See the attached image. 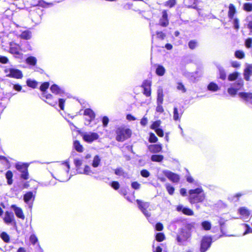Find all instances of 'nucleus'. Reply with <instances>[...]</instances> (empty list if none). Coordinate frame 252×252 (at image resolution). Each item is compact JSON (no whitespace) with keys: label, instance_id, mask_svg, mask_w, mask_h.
I'll return each mask as SVG.
<instances>
[{"label":"nucleus","instance_id":"obj_1","mask_svg":"<svg viewBox=\"0 0 252 252\" xmlns=\"http://www.w3.org/2000/svg\"><path fill=\"white\" fill-rule=\"evenodd\" d=\"M188 200L191 204L203 202L206 197L205 193L201 187L189 190Z\"/></svg>","mask_w":252,"mask_h":252},{"label":"nucleus","instance_id":"obj_2","mask_svg":"<svg viewBox=\"0 0 252 252\" xmlns=\"http://www.w3.org/2000/svg\"><path fill=\"white\" fill-rule=\"evenodd\" d=\"M190 228V226L189 224L185 229H181V233L177 235L176 237L178 245H183L184 242L190 238L191 237Z\"/></svg>","mask_w":252,"mask_h":252},{"label":"nucleus","instance_id":"obj_3","mask_svg":"<svg viewBox=\"0 0 252 252\" xmlns=\"http://www.w3.org/2000/svg\"><path fill=\"white\" fill-rule=\"evenodd\" d=\"M116 139L118 142H123L131 136V131L129 128L118 127L116 131Z\"/></svg>","mask_w":252,"mask_h":252},{"label":"nucleus","instance_id":"obj_4","mask_svg":"<svg viewBox=\"0 0 252 252\" xmlns=\"http://www.w3.org/2000/svg\"><path fill=\"white\" fill-rule=\"evenodd\" d=\"M136 202L139 210L143 213L144 216L148 219V221L151 223V219L150 218L151 217V213L147 210L150 206L149 202H143L139 199H136Z\"/></svg>","mask_w":252,"mask_h":252},{"label":"nucleus","instance_id":"obj_5","mask_svg":"<svg viewBox=\"0 0 252 252\" xmlns=\"http://www.w3.org/2000/svg\"><path fill=\"white\" fill-rule=\"evenodd\" d=\"M213 242L212 237L211 236H204L200 242V252H206L211 247Z\"/></svg>","mask_w":252,"mask_h":252},{"label":"nucleus","instance_id":"obj_6","mask_svg":"<svg viewBox=\"0 0 252 252\" xmlns=\"http://www.w3.org/2000/svg\"><path fill=\"white\" fill-rule=\"evenodd\" d=\"M36 191L33 192L32 191L27 192L23 195V200L24 202L27 204L30 209H32L33 201L35 197Z\"/></svg>","mask_w":252,"mask_h":252},{"label":"nucleus","instance_id":"obj_7","mask_svg":"<svg viewBox=\"0 0 252 252\" xmlns=\"http://www.w3.org/2000/svg\"><path fill=\"white\" fill-rule=\"evenodd\" d=\"M83 139L88 143H91L99 138V135L94 132H85L81 134Z\"/></svg>","mask_w":252,"mask_h":252},{"label":"nucleus","instance_id":"obj_8","mask_svg":"<svg viewBox=\"0 0 252 252\" xmlns=\"http://www.w3.org/2000/svg\"><path fill=\"white\" fill-rule=\"evenodd\" d=\"M5 72L7 73L6 76L9 77L20 79L23 77L22 71L14 68H6L5 69Z\"/></svg>","mask_w":252,"mask_h":252},{"label":"nucleus","instance_id":"obj_9","mask_svg":"<svg viewBox=\"0 0 252 252\" xmlns=\"http://www.w3.org/2000/svg\"><path fill=\"white\" fill-rule=\"evenodd\" d=\"M84 115L86 116L89 117V119H85V125L89 126L91 123L94 119L95 117V114L94 111L91 108L85 109L84 111Z\"/></svg>","mask_w":252,"mask_h":252},{"label":"nucleus","instance_id":"obj_10","mask_svg":"<svg viewBox=\"0 0 252 252\" xmlns=\"http://www.w3.org/2000/svg\"><path fill=\"white\" fill-rule=\"evenodd\" d=\"M163 173L169 180L174 183H178L180 181V176L176 173L167 170H163Z\"/></svg>","mask_w":252,"mask_h":252},{"label":"nucleus","instance_id":"obj_11","mask_svg":"<svg viewBox=\"0 0 252 252\" xmlns=\"http://www.w3.org/2000/svg\"><path fill=\"white\" fill-rule=\"evenodd\" d=\"M238 95L246 104L248 102L252 104V93L241 92L238 93Z\"/></svg>","mask_w":252,"mask_h":252},{"label":"nucleus","instance_id":"obj_12","mask_svg":"<svg viewBox=\"0 0 252 252\" xmlns=\"http://www.w3.org/2000/svg\"><path fill=\"white\" fill-rule=\"evenodd\" d=\"M3 220L5 223L7 224H11L14 226H16L14 214L11 212H6Z\"/></svg>","mask_w":252,"mask_h":252},{"label":"nucleus","instance_id":"obj_13","mask_svg":"<svg viewBox=\"0 0 252 252\" xmlns=\"http://www.w3.org/2000/svg\"><path fill=\"white\" fill-rule=\"evenodd\" d=\"M21 47L20 45L14 42L9 44V52L12 54L19 55L20 54Z\"/></svg>","mask_w":252,"mask_h":252},{"label":"nucleus","instance_id":"obj_14","mask_svg":"<svg viewBox=\"0 0 252 252\" xmlns=\"http://www.w3.org/2000/svg\"><path fill=\"white\" fill-rule=\"evenodd\" d=\"M169 24L168 14L167 11L164 10L162 12V16L159 21V25L163 27H167Z\"/></svg>","mask_w":252,"mask_h":252},{"label":"nucleus","instance_id":"obj_15","mask_svg":"<svg viewBox=\"0 0 252 252\" xmlns=\"http://www.w3.org/2000/svg\"><path fill=\"white\" fill-rule=\"evenodd\" d=\"M176 210L178 212H181L184 215L187 216H192L193 215V211L190 208L185 207L183 205H179L176 207Z\"/></svg>","mask_w":252,"mask_h":252},{"label":"nucleus","instance_id":"obj_16","mask_svg":"<svg viewBox=\"0 0 252 252\" xmlns=\"http://www.w3.org/2000/svg\"><path fill=\"white\" fill-rule=\"evenodd\" d=\"M50 90L52 93L60 95L61 96H63L64 94L63 89L60 88L58 85L56 84H53L50 87Z\"/></svg>","mask_w":252,"mask_h":252},{"label":"nucleus","instance_id":"obj_17","mask_svg":"<svg viewBox=\"0 0 252 252\" xmlns=\"http://www.w3.org/2000/svg\"><path fill=\"white\" fill-rule=\"evenodd\" d=\"M39 12L40 13H38L37 11H33L31 14L32 20V22L34 23L35 24H39L41 22L42 19L41 12Z\"/></svg>","mask_w":252,"mask_h":252},{"label":"nucleus","instance_id":"obj_18","mask_svg":"<svg viewBox=\"0 0 252 252\" xmlns=\"http://www.w3.org/2000/svg\"><path fill=\"white\" fill-rule=\"evenodd\" d=\"M252 75V64H248L244 71V77L246 81L250 80V77Z\"/></svg>","mask_w":252,"mask_h":252},{"label":"nucleus","instance_id":"obj_19","mask_svg":"<svg viewBox=\"0 0 252 252\" xmlns=\"http://www.w3.org/2000/svg\"><path fill=\"white\" fill-rule=\"evenodd\" d=\"M238 213L243 217L242 218L245 221H247L246 219L249 218L250 215V211L245 207H242L238 209Z\"/></svg>","mask_w":252,"mask_h":252},{"label":"nucleus","instance_id":"obj_20","mask_svg":"<svg viewBox=\"0 0 252 252\" xmlns=\"http://www.w3.org/2000/svg\"><path fill=\"white\" fill-rule=\"evenodd\" d=\"M12 208L14 210L16 216L20 219H24L25 216L23 214L22 209L20 207L16 206L15 205H12Z\"/></svg>","mask_w":252,"mask_h":252},{"label":"nucleus","instance_id":"obj_21","mask_svg":"<svg viewBox=\"0 0 252 252\" xmlns=\"http://www.w3.org/2000/svg\"><path fill=\"white\" fill-rule=\"evenodd\" d=\"M162 145L161 144H157L151 145L149 146V149L151 152L157 153L160 152L162 150Z\"/></svg>","mask_w":252,"mask_h":252},{"label":"nucleus","instance_id":"obj_22","mask_svg":"<svg viewBox=\"0 0 252 252\" xmlns=\"http://www.w3.org/2000/svg\"><path fill=\"white\" fill-rule=\"evenodd\" d=\"M29 164L27 163L17 162L15 164V168L21 172L28 170Z\"/></svg>","mask_w":252,"mask_h":252},{"label":"nucleus","instance_id":"obj_23","mask_svg":"<svg viewBox=\"0 0 252 252\" xmlns=\"http://www.w3.org/2000/svg\"><path fill=\"white\" fill-rule=\"evenodd\" d=\"M165 73L164 67L161 64H156V73L158 76H162Z\"/></svg>","mask_w":252,"mask_h":252},{"label":"nucleus","instance_id":"obj_24","mask_svg":"<svg viewBox=\"0 0 252 252\" xmlns=\"http://www.w3.org/2000/svg\"><path fill=\"white\" fill-rule=\"evenodd\" d=\"M244 86V81L242 79H238L236 82L231 84V86L235 88L237 91L241 89Z\"/></svg>","mask_w":252,"mask_h":252},{"label":"nucleus","instance_id":"obj_25","mask_svg":"<svg viewBox=\"0 0 252 252\" xmlns=\"http://www.w3.org/2000/svg\"><path fill=\"white\" fill-rule=\"evenodd\" d=\"M182 114L183 112L181 109L180 110V113H179L177 107H174L173 108V120L176 121H179L182 115Z\"/></svg>","mask_w":252,"mask_h":252},{"label":"nucleus","instance_id":"obj_26","mask_svg":"<svg viewBox=\"0 0 252 252\" xmlns=\"http://www.w3.org/2000/svg\"><path fill=\"white\" fill-rule=\"evenodd\" d=\"M228 8V16L229 19H232L233 18L234 14L236 12V8L233 4L230 3L229 5Z\"/></svg>","mask_w":252,"mask_h":252},{"label":"nucleus","instance_id":"obj_27","mask_svg":"<svg viewBox=\"0 0 252 252\" xmlns=\"http://www.w3.org/2000/svg\"><path fill=\"white\" fill-rule=\"evenodd\" d=\"M207 89L210 91L215 92L218 91L220 88L216 83L211 82L208 85Z\"/></svg>","mask_w":252,"mask_h":252},{"label":"nucleus","instance_id":"obj_28","mask_svg":"<svg viewBox=\"0 0 252 252\" xmlns=\"http://www.w3.org/2000/svg\"><path fill=\"white\" fill-rule=\"evenodd\" d=\"M157 104H162L163 101V94L162 89H158L157 91Z\"/></svg>","mask_w":252,"mask_h":252},{"label":"nucleus","instance_id":"obj_29","mask_svg":"<svg viewBox=\"0 0 252 252\" xmlns=\"http://www.w3.org/2000/svg\"><path fill=\"white\" fill-rule=\"evenodd\" d=\"M26 63L30 65L34 66L37 63V59L35 57L31 56L26 58Z\"/></svg>","mask_w":252,"mask_h":252},{"label":"nucleus","instance_id":"obj_30","mask_svg":"<svg viewBox=\"0 0 252 252\" xmlns=\"http://www.w3.org/2000/svg\"><path fill=\"white\" fill-rule=\"evenodd\" d=\"M5 177L7 180V184L10 185L13 183V173L10 170H8L5 173Z\"/></svg>","mask_w":252,"mask_h":252},{"label":"nucleus","instance_id":"obj_31","mask_svg":"<svg viewBox=\"0 0 252 252\" xmlns=\"http://www.w3.org/2000/svg\"><path fill=\"white\" fill-rule=\"evenodd\" d=\"M73 146L74 149L78 152L81 153L83 152V147L78 140H75L73 142Z\"/></svg>","mask_w":252,"mask_h":252},{"label":"nucleus","instance_id":"obj_32","mask_svg":"<svg viewBox=\"0 0 252 252\" xmlns=\"http://www.w3.org/2000/svg\"><path fill=\"white\" fill-rule=\"evenodd\" d=\"M163 156L161 155H153L151 156V159L154 162H161L163 159Z\"/></svg>","mask_w":252,"mask_h":252},{"label":"nucleus","instance_id":"obj_33","mask_svg":"<svg viewBox=\"0 0 252 252\" xmlns=\"http://www.w3.org/2000/svg\"><path fill=\"white\" fill-rule=\"evenodd\" d=\"M201 226L203 229L205 230H209L211 228L212 224L211 222L209 221L204 220L201 223Z\"/></svg>","mask_w":252,"mask_h":252},{"label":"nucleus","instance_id":"obj_34","mask_svg":"<svg viewBox=\"0 0 252 252\" xmlns=\"http://www.w3.org/2000/svg\"><path fill=\"white\" fill-rule=\"evenodd\" d=\"M198 46V42L196 39L190 40L188 43L189 48L191 50L195 49Z\"/></svg>","mask_w":252,"mask_h":252},{"label":"nucleus","instance_id":"obj_35","mask_svg":"<svg viewBox=\"0 0 252 252\" xmlns=\"http://www.w3.org/2000/svg\"><path fill=\"white\" fill-rule=\"evenodd\" d=\"M26 83L28 86L33 89L36 88L37 85V82L35 80L28 79L27 80Z\"/></svg>","mask_w":252,"mask_h":252},{"label":"nucleus","instance_id":"obj_36","mask_svg":"<svg viewBox=\"0 0 252 252\" xmlns=\"http://www.w3.org/2000/svg\"><path fill=\"white\" fill-rule=\"evenodd\" d=\"M100 160H101V159H100V157H99V156L95 155L94 157L93 160V162H92V166L94 168L97 167L100 164Z\"/></svg>","mask_w":252,"mask_h":252},{"label":"nucleus","instance_id":"obj_37","mask_svg":"<svg viewBox=\"0 0 252 252\" xmlns=\"http://www.w3.org/2000/svg\"><path fill=\"white\" fill-rule=\"evenodd\" d=\"M218 69L219 71V75H220V78L224 80L226 79V73L223 69V68L221 66H218Z\"/></svg>","mask_w":252,"mask_h":252},{"label":"nucleus","instance_id":"obj_38","mask_svg":"<svg viewBox=\"0 0 252 252\" xmlns=\"http://www.w3.org/2000/svg\"><path fill=\"white\" fill-rule=\"evenodd\" d=\"M31 36V32L29 31H25L23 32L21 34V38L26 40L30 39Z\"/></svg>","mask_w":252,"mask_h":252},{"label":"nucleus","instance_id":"obj_39","mask_svg":"<svg viewBox=\"0 0 252 252\" xmlns=\"http://www.w3.org/2000/svg\"><path fill=\"white\" fill-rule=\"evenodd\" d=\"M49 83L48 82H44L41 85L40 90L43 92L42 95L45 94V92H46L47 89L49 88Z\"/></svg>","mask_w":252,"mask_h":252},{"label":"nucleus","instance_id":"obj_40","mask_svg":"<svg viewBox=\"0 0 252 252\" xmlns=\"http://www.w3.org/2000/svg\"><path fill=\"white\" fill-rule=\"evenodd\" d=\"M1 239L5 243H8L10 241V237L5 232H2L0 235Z\"/></svg>","mask_w":252,"mask_h":252},{"label":"nucleus","instance_id":"obj_41","mask_svg":"<svg viewBox=\"0 0 252 252\" xmlns=\"http://www.w3.org/2000/svg\"><path fill=\"white\" fill-rule=\"evenodd\" d=\"M161 122L160 120H158L154 122L151 126V128L154 129L155 131L158 128H160V125Z\"/></svg>","mask_w":252,"mask_h":252},{"label":"nucleus","instance_id":"obj_42","mask_svg":"<svg viewBox=\"0 0 252 252\" xmlns=\"http://www.w3.org/2000/svg\"><path fill=\"white\" fill-rule=\"evenodd\" d=\"M239 76V73L237 72H234L230 73L228 76V80L230 81H233L236 80Z\"/></svg>","mask_w":252,"mask_h":252},{"label":"nucleus","instance_id":"obj_43","mask_svg":"<svg viewBox=\"0 0 252 252\" xmlns=\"http://www.w3.org/2000/svg\"><path fill=\"white\" fill-rule=\"evenodd\" d=\"M92 174H94V172L92 171L91 167L87 165H86L83 170V174L91 175Z\"/></svg>","mask_w":252,"mask_h":252},{"label":"nucleus","instance_id":"obj_44","mask_svg":"<svg viewBox=\"0 0 252 252\" xmlns=\"http://www.w3.org/2000/svg\"><path fill=\"white\" fill-rule=\"evenodd\" d=\"M235 56L236 58L242 59L245 57V53L242 50H237L235 52Z\"/></svg>","mask_w":252,"mask_h":252},{"label":"nucleus","instance_id":"obj_45","mask_svg":"<svg viewBox=\"0 0 252 252\" xmlns=\"http://www.w3.org/2000/svg\"><path fill=\"white\" fill-rule=\"evenodd\" d=\"M158 138L154 133L150 132L149 134V141L150 143H156L158 141Z\"/></svg>","mask_w":252,"mask_h":252},{"label":"nucleus","instance_id":"obj_46","mask_svg":"<svg viewBox=\"0 0 252 252\" xmlns=\"http://www.w3.org/2000/svg\"><path fill=\"white\" fill-rule=\"evenodd\" d=\"M165 239L164 234L161 232L157 233L156 235V239L158 242H162Z\"/></svg>","mask_w":252,"mask_h":252},{"label":"nucleus","instance_id":"obj_47","mask_svg":"<svg viewBox=\"0 0 252 252\" xmlns=\"http://www.w3.org/2000/svg\"><path fill=\"white\" fill-rule=\"evenodd\" d=\"M177 89L179 91H181L183 93H185L187 91L186 88L182 82L177 83Z\"/></svg>","mask_w":252,"mask_h":252},{"label":"nucleus","instance_id":"obj_48","mask_svg":"<svg viewBox=\"0 0 252 252\" xmlns=\"http://www.w3.org/2000/svg\"><path fill=\"white\" fill-rule=\"evenodd\" d=\"M243 8L246 11H252V3L249 2L244 3Z\"/></svg>","mask_w":252,"mask_h":252},{"label":"nucleus","instance_id":"obj_49","mask_svg":"<svg viewBox=\"0 0 252 252\" xmlns=\"http://www.w3.org/2000/svg\"><path fill=\"white\" fill-rule=\"evenodd\" d=\"M228 93L232 96H234L237 94L238 91L232 87H230L227 89Z\"/></svg>","mask_w":252,"mask_h":252},{"label":"nucleus","instance_id":"obj_50","mask_svg":"<svg viewBox=\"0 0 252 252\" xmlns=\"http://www.w3.org/2000/svg\"><path fill=\"white\" fill-rule=\"evenodd\" d=\"M166 189L169 194L172 195L174 193L175 189L172 186L170 185L169 184H166Z\"/></svg>","mask_w":252,"mask_h":252},{"label":"nucleus","instance_id":"obj_51","mask_svg":"<svg viewBox=\"0 0 252 252\" xmlns=\"http://www.w3.org/2000/svg\"><path fill=\"white\" fill-rule=\"evenodd\" d=\"M29 172L28 170H26L21 172L20 177L21 179L27 180L29 179Z\"/></svg>","mask_w":252,"mask_h":252},{"label":"nucleus","instance_id":"obj_52","mask_svg":"<svg viewBox=\"0 0 252 252\" xmlns=\"http://www.w3.org/2000/svg\"><path fill=\"white\" fill-rule=\"evenodd\" d=\"M30 241L32 245H35L38 242V239L36 235L33 234L30 236Z\"/></svg>","mask_w":252,"mask_h":252},{"label":"nucleus","instance_id":"obj_53","mask_svg":"<svg viewBox=\"0 0 252 252\" xmlns=\"http://www.w3.org/2000/svg\"><path fill=\"white\" fill-rule=\"evenodd\" d=\"M245 45L247 48H250L252 45V38L249 37L245 40Z\"/></svg>","mask_w":252,"mask_h":252},{"label":"nucleus","instance_id":"obj_54","mask_svg":"<svg viewBox=\"0 0 252 252\" xmlns=\"http://www.w3.org/2000/svg\"><path fill=\"white\" fill-rule=\"evenodd\" d=\"M233 24L234 28L238 31L239 29V20L237 18H235L233 21Z\"/></svg>","mask_w":252,"mask_h":252},{"label":"nucleus","instance_id":"obj_55","mask_svg":"<svg viewBox=\"0 0 252 252\" xmlns=\"http://www.w3.org/2000/svg\"><path fill=\"white\" fill-rule=\"evenodd\" d=\"M244 225L246 227V230L243 233V235H245L248 233H252V228L250 226V225L247 223H244Z\"/></svg>","mask_w":252,"mask_h":252},{"label":"nucleus","instance_id":"obj_56","mask_svg":"<svg viewBox=\"0 0 252 252\" xmlns=\"http://www.w3.org/2000/svg\"><path fill=\"white\" fill-rule=\"evenodd\" d=\"M111 187L115 190H117L120 188V184L117 181H112L110 183Z\"/></svg>","mask_w":252,"mask_h":252},{"label":"nucleus","instance_id":"obj_57","mask_svg":"<svg viewBox=\"0 0 252 252\" xmlns=\"http://www.w3.org/2000/svg\"><path fill=\"white\" fill-rule=\"evenodd\" d=\"M141 175L144 178H148L150 176V172L146 169H142L140 171Z\"/></svg>","mask_w":252,"mask_h":252},{"label":"nucleus","instance_id":"obj_58","mask_svg":"<svg viewBox=\"0 0 252 252\" xmlns=\"http://www.w3.org/2000/svg\"><path fill=\"white\" fill-rule=\"evenodd\" d=\"M176 3V0H169L166 2L165 5L171 8Z\"/></svg>","mask_w":252,"mask_h":252},{"label":"nucleus","instance_id":"obj_59","mask_svg":"<svg viewBox=\"0 0 252 252\" xmlns=\"http://www.w3.org/2000/svg\"><path fill=\"white\" fill-rule=\"evenodd\" d=\"M109 122V120L108 117L103 116L102 118V123L103 125V126L105 127L107 126Z\"/></svg>","mask_w":252,"mask_h":252},{"label":"nucleus","instance_id":"obj_60","mask_svg":"<svg viewBox=\"0 0 252 252\" xmlns=\"http://www.w3.org/2000/svg\"><path fill=\"white\" fill-rule=\"evenodd\" d=\"M131 186L133 189L137 190L140 189L141 185L137 182L135 181L131 183Z\"/></svg>","mask_w":252,"mask_h":252},{"label":"nucleus","instance_id":"obj_61","mask_svg":"<svg viewBox=\"0 0 252 252\" xmlns=\"http://www.w3.org/2000/svg\"><path fill=\"white\" fill-rule=\"evenodd\" d=\"M115 174L118 176H121L124 174V170L122 168H117L115 170Z\"/></svg>","mask_w":252,"mask_h":252},{"label":"nucleus","instance_id":"obj_62","mask_svg":"<svg viewBox=\"0 0 252 252\" xmlns=\"http://www.w3.org/2000/svg\"><path fill=\"white\" fill-rule=\"evenodd\" d=\"M143 94L147 97H149L151 94V88H143Z\"/></svg>","mask_w":252,"mask_h":252},{"label":"nucleus","instance_id":"obj_63","mask_svg":"<svg viewBox=\"0 0 252 252\" xmlns=\"http://www.w3.org/2000/svg\"><path fill=\"white\" fill-rule=\"evenodd\" d=\"M82 163V160L80 159L75 158L74 160V163L76 168H79L80 166L81 165Z\"/></svg>","mask_w":252,"mask_h":252},{"label":"nucleus","instance_id":"obj_64","mask_svg":"<svg viewBox=\"0 0 252 252\" xmlns=\"http://www.w3.org/2000/svg\"><path fill=\"white\" fill-rule=\"evenodd\" d=\"M163 228V224L160 222H158L155 225V229L158 231H161Z\"/></svg>","mask_w":252,"mask_h":252}]
</instances>
